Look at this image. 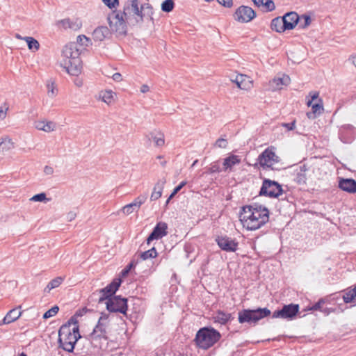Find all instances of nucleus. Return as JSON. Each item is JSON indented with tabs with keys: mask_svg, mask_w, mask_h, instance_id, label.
Segmentation results:
<instances>
[{
	"mask_svg": "<svg viewBox=\"0 0 356 356\" xmlns=\"http://www.w3.org/2000/svg\"><path fill=\"white\" fill-rule=\"evenodd\" d=\"M64 281V277H56L51 280L44 289V293H49L51 290L58 287Z\"/></svg>",
	"mask_w": 356,
	"mask_h": 356,
	"instance_id": "obj_32",
	"label": "nucleus"
},
{
	"mask_svg": "<svg viewBox=\"0 0 356 356\" xmlns=\"http://www.w3.org/2000/svg\"><path fill=\"white\" fill-rule=\"evenodd\" d=\"M284 20V29L293 30L300 20L298 14L295 11H291L285 13L282 16Z\"/></svg>",
	"mask_w": 356,
	"mask_h": 356,
	"instance_id": "obj_15",
	"label": "nucleus"
},
{
	"mask_svg": "<svg viewBox=\"0 0 356 356\" xmlns=\"http://www.w3.org/2000/svg\"><path fill=\"white\" fill-rule=\"evenodd\" d=\"M47 200L46 197V194L44 193H40L33 195L30 200L33 202H43Z\"/></svg>",
	"mask_w": 356,
	"mask_h": 356,
	"instance_id": "obj_50",
	"label": "nucleus"
},
{
	"mask_svg": "<svg viewBox=\"0 0 356 356\" xmlns=\"http://www.w3.org/2000/svg\"><path fill=\"white\" fill-rule=\"evenodd\" d=\"M213 322L225 325L227 322L234 319V317L230 313H226L223 311L218 310L215 315L212 317Z\"/></svg>",
	"mask_w": 356,
	"mask_h": 356,
	"instance_id": "obj_20",
	"label": "nucleus"
},
{
	"mask_svg": "<svg viewBox=\"0 0 356 356\" xmlns=\"http://www.w3.org/2000/svg\"><path fill=\"white\" fill-rule=\"evenodd\" d=\"M112 18H108L109 26L111 30L115 32L118 35L124 36L127 33V26L126 20L120 21L119 22H113Z\"/></svg>",
	"mask_w": 356,
	"mask_h": 356,
	"instance_id": "obj_17",
	"label": "nucleus"
},
{
	"mask_svg": "<svg viewBox=\"0 0 356 356\" xmlns=\"http://www.w3.org/2000/svg\"><path fill=\"white\" fill-rule=\"evenodd\" d=\"M300 20L299 21V29H307L312 22L311 16L307 14H303L300 16Z\"/></svg>",
	"mask_w": 356,
	"mask_h": 356,
	"instance_id": "obj_37",
	"label": "nucleus"
},
{
	"mask_svg": "<svg viewBox=\"0 0 356 356\" xmlns=\"http://www.w3.org/2000/svg\"><path fill=\"white\" fill-rule=\"evenodd\" d=\"M35 127L38 130L51 132L56 129V124L51 121H38L35 122Z\"/></svg>",
	"mask_w": 356,
	"mask_h": 356,
	"instance_id": "obj_25",
	"label": "nucleus"
},
{
	"mask_svg": "<svg viewBox=\"0 0 356 356\" xmlns=\"http://www.w3.org/2000/svg\"><path fill=\"white\" fill-rule=\"evenodd\" d=\"M274 149L273 147H268L258 156L257 161L264 169L275 170L273 165L280 161V158L275 154Z\"/></svg>",
	"mask_w": 356,
	"mask_h": 356,
	"instance_id": "obj_10",
	"label": "nucleus"
},
{
	"mask_svg": "<svg viewBox=\"0 0 356 356\" xmlns=\"http://www.w3.org/2000/svg\"><path fill=\"white\" fill-rule=\"evenodd\" d=\"M58 311H59V307L57 305H55V306L52 307L50 309H49L46 312H44L42 318L44 319H47L51 316H55L58 313Z\"/></svg>",
	"mask_w": 356,
	"mask_h": 356,
	"instance_id": "obj_44",
	"label": "nucleus"
},
{
	"mask_svg": "<svg viewBox=\"0 0 356 356\" xmlns=\"http://www.w3.org/2000/svg\"><path fill=\"white\" fill-rule=\"evenodd\" d=\"M338 186L347 193H356V181L352 178H339Z\"/></svg>",
	"mask_w": 356,
	"mask_h": 356,
	"instance_id": "obj_16",
	"label": "nucleus"
},
{
	"mask_svg": "<svg viewBox=\"0 0 356 356\" xmlns=\"http://www.w3.org/2000/svg\"><path fill=\"white\" fill-rule=\"evenodd\" d=\"M215 241L218 247L223 251L234 252L237 250L238 243L227 235H218L216 237Z\"/></svg>",
	"mask_w": 356,
	"mask_h": 356,
	"instance_id": "obj_13",
	"label": "nucleus"
},
{
	"mask_svg": "<svg viewBox=\"0 0 356 356\" xmlns=\"http://www.w3.org/2000/svg\"><path fill=\"white\" fill-rule=\"evenodd\" d=\"M109 315L102 313L99 321L94 327L92 332L86 337L91 345L97 348H101L99 340H107L106 327L108 324Z\"/></svg>",
	"mask_w": 356,
	"mask_h": 356,
	"instance_id": "obj_5",
	"label": "nucleus"
},
{
	"mask_svg": "<svg viewBox=\"0 0 356 356\" xmlns=\"http://www.w3.org/2000/svg\"><path fill=\"white\" fill-rule=\"evenodd\" d=\"M128 15L124 14V10L122 12L113 11L108 18H112L113 22H119L120 21H124L128 19Z\"/></svg>",
	"mask_w": 356,
	"mask_h": 356,
	"instance_id": "obj_36",
	"label": "nucleus"
},
{
	"mask_svg": "<svg viewBox=\"0 0 356 356\" xmlns=\"http://www.w3.org/2000/svg\"><path fill=\"white\" fill-rule=\"evenodd\" d=\"M243 211L249 213V216L243 217L244 227L248 230L258 229L269 220V210L261 204L254 203L243 206Z\"/></svg>",
	"mask_w": 356,
	"mask_h": 356,
	"instance_id": "obj_1",
	"label": "nucleus"
},
{
	"mask_svg": "<svg viewBox=\"0 0 356 356\" xmlns=\"http://www.w3.org/2000/svg\"><path fill=\"white\" fill-rule=\"evenodd\" d=\"M92 311V309H88L87 307H83L81 309H78L75 312V314H76V316H78V317H79V316H83L86 313L91 312Z\"/></svg>",
	"mask_w": 356,
	"mask_h": 356,
	"instance_id": "obj_59",
	"label": "nucleus"
},
{
	"mask_svg": "<svg viewBox=\"0 0 356 356\" xmlns=\"http://www.w3.org/2000/svg\"><path fill=\"white\" fill-rule=\"evenodd\" d=\"M71 29L76 31L82 26L81 21L79 19H76L74 21H71Z\"/></svg>",
	"mask_w": 356,
	"mask_h": 356,
	"instance_id": "obj_56",
	"label": "nucleus"
},
{
	"mask_svg": "<svg viewBox=\"0 0 356 356\" xmlns=\"http://www.w3.org/2000/svg\"><path fill=\"white\" fill-rule=\"evenodd\" d=\"M90 42V39L84 35H80L76 38V44H79L82 47H88V42Z\"/></svg>",
	"mask_w": 356,
	"mask_h": 356,
	"instance_id": "obj_42",
	"label": "nucleus"
},
{
	"mask_svg": "<svg viewBox=\"0 0 356 356\" xmlns=\"http://www.w3.org/2000/svg\"><path fill=\"white\" fill-rule=\"evenodd\" d=\"M79 339L76 338L75 335H72L70 329L67 325H62L58 330V341L64 350L68 353H72L75 344Z\"/></svg>",
	"mask_w": 356,
	"mask_h": 356,
	"instance_id": "obj_7",
	"label": "nucleus"
},
{
	"mask_svg": "<svg viewBox=\"0 0 356 356\" xmlns=\"http://www.w3.org/2000/svg\"><path fill=\"white\" fill-rule=\"evenodd\" d=\"M81 51L75 42L68 43L63 49L62 55L63 56L64 67L71 75L77 76L81 72Z\"/></svg>",
	"mask_w": 356,
	"mask_h": 356,
	"instance_id": "obj_2",
	"label": "nucleus"
},
{
	"mask_svg": "<svg viewBox=\"0 0 356 356\" xmlns=\"http://www.w3.org/2000/svg\"><path fill=\"white\" fill-rule=\"evenodd\" d=\"M254 4L257 6H263L266 8V11L270 12L275 9V6L272 0H252Z\"/></svg>",
	"mask_w": 356,
	"mask_h": 356,
	"instance_id": "obj_31",
	"label": "nucleus"
},
{
	"mask_svg": "<svg viewBox=\"0 0 356 356\" xmlns=\"http://www.w3.org/2000/svg\"><path fill=\"white\" fill-rule=\"evenodd\" d=\"M318 95H319V93L318 92H309V96L311 97V99H308L307 102V105L308 106H310V105H312V103H313L314 101L315 100H318Z\"/></svg>",
	"mask_w": 356,
	"mask_h": 356,
	"instance_id": "obj_53",
	"label": "nucleus"
},
{
	"mask_svg": "<svg viewBox=\"0 0 356 356\" xmlns=\"http://www.w3.org/2000/svg\"><path fill=\"white\" fill-rule=\"evenodd\" d=\"M122 212L126 215L132 213L134 211H138V208H135L134 204L131 202L122 207Z\"/></svg>",
	"mask_w": 356,
	"mask_h": 356,
	"instance_id": "obj_46",
	"label": "nucleus"
},
{
	"mask_svg": "<svg viewBox=\"0 0 356 356\" xmlns=\"http://www.w3.org/2000/svg\"><path fill=\"white\" fill-rule=\"evenodd\" d=\"M114 92L111 90H106L102 92V101L106 104H110L113 99Z\"/></svg>",
	"mask_w": 356,
	"mask_h": 356,
	"instance_id": "obj_40",
	"label": "nucleus"
},
{
	"mask_svg": "<svg viewBox=\"0 0 356 356\" xmlns=\"http://www.w3.org/2000/svg\"><path fill=\"white\" fill-rule=\"evenodd\" d=\"M325 303L323 299H320L317 302L314 304L309 309L312 311L320 310L322 309V305Z\"/></svg>",
	"mask_w": 356,
	"mask_h": 356,
	"instance_id": "obj_55",
	"label": "nucleus"
},
{
	"mask_svg": "<svg viewBox=\"0 0 356 356\" xmlns=\"http://www.w3.org/2000/svg\"><path fill=\"white\" fill-rule=\"evenodd\" d=\"M241 161V159L239 156L230 154L229 156L224 159L223 170L226 171L228 169L231 170L234 165L239 164Z\"/></svg>",
	"mask_w": 356,
	"mask_h": 356,
	"instance_id": "obj_23",
	"label": "nucleus"
},
{
	"mask_svg": "<svg viewBox=\"0 0 356 356\" xmlns=\"http://www.w3.org/2000/svg\"><path fill=\"white\" fill-rule=\"evenodd\" d=\"M193 248L192 247V245H186L184 246V251L186 252V257L187 258H189L190 257V254L193 252Z\"/></svg>",
	"mask_w": 356,
	"mask_h": 356,
	"instance_id": "obj_64",
	"label": "nucleus"
},
{
	"mask_svg": "<svg viewBox=\"0 0 356 356\" xmlns=\"http://www.w3.org/2000/svg\"><path fill=\"white\" fill-rule=\"evenodd\" d=\"M139 7L138 0H127L124 4L123 10L124 14L131 15L134 11L138 12V8Z\"/></svg>",
	"mask_w": 356,
	"mask_h": 356,
	"instance_id": "obj_24",
	"label": "nucleus"
},
{
	"mask_svg": "<svg viewBox=\"0 0 356 356\" xmlns=\"http://www.w3.org/2000/svg\"><path fill=\"white\" fill-rule=\"evenodd\" d=\"M186 181H183L181 182H180L179 184V185H177L172 191V192L171 193V194L170 195V196L168 197V200H166V204H168L169 202L170 201V200L172 198H173V197L178 193L181 191V189L184 186H186Z\"/></svg>",
	"mask_w": 356,
	"mask_h": 356,
	"instance_id": "obj_41",
	"label": "nucleus"
},
{
	"mask_svg": "<svg viewBox=\"0 0 356 356\" xmlns=\"http://www.w3.org/2000/svg\"><path fill=\"white\" fill-rule=\"evenodd\" d=\"M227 144H228V143H227V139L223 138H220L216 141L214 145L219 148H226L227 146Z\"/></svg>",
	"mask_w": 356,
	"mask_h": 356,
	"instance_id": "obj_52",
	"label": "nucleus"
},
{
	"mask_svg": "<svg viewBox=\"0 0 356 356\" xmlns=\"http://www.w3.org/2000/svg\"><path fill=\"white\" fill-rule=\"evenodd\" d=\"M78 316H76V314H74L71 318L68 320L67 323L63 324V325H67L69 329H70V327L72 325H78V320H77Z\"/></svg>",
	"mask_w": 356,
	"mask_h": 356,
	"instance_id": "obj_51",
	"label": "nucleus"
},
{
	"mask_svg": "<svg viewBox=\"0 0 356 356\" xmlns=\"http://www.w3.org/2000/svg\"><path fill=\"white\" fill-rule=\"evenodd\" d=\"M148 141L153 140L156 147H161L165 144L164 134L159 131H152L146 135Z\"/></svg>",
	"mask_w": 356,
	"mask_h": 356,
	"instance_id": "obj_22",
	"label": "nucleus"
},
{
	"mask_svg": "<svg viewBox=\"0 0 356 356\" xmlns=\"http://www.w3.org/2000/svg\"><path fill=\"white\" fill-rule=\"evenodd\" d=\"M168 225L164 222H159L154 227L151 234V238H155L156 240L163 238L168 234Z\"/></svg>",
	"mask_w": 356,
	"mask_h": 356,
	"instance_id": "obj_18",
	"label": "nucleus"
},
{
	"mask_svg": "<svg viewBox=\"0 0 356 356\" xmlns=\"http://www.w3.org/2000/svg\"><path fill=\"white\" fill-rule=\"evenodd\" d=\"M136 264L134 261H131L120 273L122 277H126L131 270L134 268Z\"/></svg>",
	"mask_w": 356,
	"mask_h": 356,
	"instance_id": "obj_49",
	"label": "nucleus"
},
{
	"mask_svg": "<svg viewBox=\"0 0 356 356\" xmlns=\"http://www.w3.org/2000/svg\"><path fill=\"white\" fill-rule=\"evenodd\" d=\"M221 338V334L211 326L201 327L194 339L195 344L199 348L207 350L214 346Z\"/></svg>",
	"mask_w": 356,
	"mask_h": 356,
	"instance_id": "obj_3",
	"label": "nucleus"
},
{
	"mask_svg": "<svg viewBox=\"0 0 356 356\" xmlns=\"http://www.w3.org/2000/svg\"><path fill=\"white\" fill-rule=\"evenodd\" d=\"M47 94L50 97H54L57 94V89L56 88L55 84L54 82L48 83L47 85Z\"/></svg>",
	"mask_w": 356,
	"mask_h": 356,
	"instance_id": "obj_45",
	"label": "nucleus"
},
{
	"mask_svg": "<svg viewBox=\"0 0 356 356\" xmlns=\"http://www.w3.org/2000/svg\"><path fill=\"white\" fill-rule=\"evenodd\" d=\"M14 148V143L9 138L1 139L0 143V152H6Z\"/></svg>",
	"mask_w": 356,
	"mask_h": 356,
	"instance_id": "obj_34",
	"label": "nucleus"
},
{
	"mask_svg": "<svg viewBox=\"0 0 356 356\" xmlns=\"http://www.w3.org/2000/svg\"><path fill=\"white\" fill-rule=\"evenodd\" d=\"M22 315V312L19 311L17 308L10 310L3 319L4 324H9L17 320Z\"/></svg>",
	"mask_w": 356,
	"mask_h": 356,
	"instance_id": "obj_28",
	"label": "nucleus"
},
{
	"mask_svg": "<svg viewBox=\"0 0 356 356\" xmlns=\"http://www.w3.org/2000/svg\"><path fill=\"white\" fill-rule=\"evenodd\" d=\"M147 198V195H142L136 197L132 202L134 204L135 208L140 209V206L144 204Z\"/></svg>",
	"mask_w": 356,
	"mask_h": 356,
	"instance_id": "obj_43",
	"label": "nucleus"
},
{
	"mask_svg": "<svg viewBox=\"0 0 356 356\" xmlns=\"http://www.w3.org/2000/svg\"><path fill=\"white\" fill-rule=\"evenodd\" d=\"M122 280L121 278H115L113 281L108 284L106 287L93 292L90 296V298L93 299L98 294L101 293L98 299V303H102L104 301H108V299L115 296V293L120 288Z\"/></svg>",
	"mask_w": 356,
	"mask_h": 356,
	"instance_id": "obj_8",
	"label": "nucleus"
},
{
	"mask_svg": "<svg viewBox=\"0 0 356 356\" xmlns=\"http://www.w3.org/2000/svg\"><path fill=\"white\" fill-rule=\"evenodd\" d=\"M8 106L5 104L3 106L0 107V119L3 120L6 116V111Z\"/></svg>",
	"mask_w": 356,
	"mask_h": 356,
	"instance_id": "obj_61",
	"label": "nucleus"
},
{
	"mask_svg": "<svg viewBox=\"0 0 356 356\" xmlns=\"http://www.w3.org/2000/svg\"><path fill=\"white\" fill-rule=\"evenodd\" d=\"M234 19L240 23H248L256 17L255 11L247 6H241L233 15Z\"/></svg>",
	"mask_w": 356,
	"mask_h": 356,
	"instance_id": "obj_12",
	"label": "nucleus"
},
{
	"mask_svg": "<svg viewBox=\"0 0 356 356\" xmlns=\"http://www.w3.org/2000/svg\"><path fill=\"white\" fill-rule=\"evenodd\" d=\"M127 302V298H122L121 296H115L106 302V307L111 313L118 312L126 315L128 309Z\"/></svg>",
	"mask_w": 356,
	"mask_h": 356,
	"instance_id": "obj_9",
	"label": "nucleus"
},
{
	"mask_svg": "<svg viewBox=\"0 0 356 356\" xmlns=\"http://www.w3.org/2000/svg\"><path fill=\"white\" fill-rule=\"evenodd\" d=\"M70 332L72 335H75L78 339L81 338V335L79 333V326L74 325L72 328L70 327Z\"/></svg>",
	"mask_w": 356,
	"mask_h": 356,
	"instance_id": "obj_58",
	"label": "nucleus"
},
{
	"mask_svg": "<svg viewBox=\"0 0 356 356\" xmlns=\"http://www.w3.org/2000/svg\"><path fill=\"white\" fill-rule=\"evenodd\" d=\"M133 15H137L139 17L138 19H136L137 22H143L144 21L145 17L146 16L145 12L143 9H142L141 6H139L138 8V12L134 11Z\"/></svg>",
	"mask_w": 356,
	"mask_h": 356,
	"instance_id": "obj_48",
	"label": "nucleus"
},
{
	"mask_svg": "<svg viewBox=\"0 0 356 356\" xmlns=\"http://www.w3.org/2000/svg\"><path fill=\"white\" fill-rule=\"evenodd\" d=\"M157 256V252L155 248H152L147 251L141 252L140 258L143 260H146L149 258H155Z\"/></svg>",
	"mask_w": 356,
	"mask_h": 356,
	"instance_id": "obj_38",
	"label": "nucleus"
},
{
	"mask_svg": "<svg viewBox=\"0 0 356 356\" xmlns=\"http://www.w3.org/2000/svg\"><path fill=\"white\" fill-rule=\"evenodd\" d=\"M343 299L344 302L350 303L352 302L356 298V284L353 289H347L343 291Z\"/></svg>",
	"mask_w": 356,
	"mask_h": 356,
	"instance_id": "obj_33",
	"label": "nucleus"
},
{
	"mask_svg": "<svg viewBox=\"0 0 356 356\" xmlns=\"http://www.w3.org/2000/svg\"><path fill=\"white\" fill-rule=\"evenodd\" d=\"M310 107H312V111L307 112L306 115L309 119L312 120H314L319 116L324 110L321 99H318V102H317L312 103Z\"/></svg>",
	"mask_w": 356,
	"mask_h": 356,
	"instance_id": "obj_19",
	"label": "nucleus"
},
{
	"mask_svg": "<svg viewBox=\"0 0 356 356\" xmlns=\"http://www.w3.org/2000/svg\"><path fill=\"white\" fill-rule=\"evenodd\" d=\"M284 193L280 184L277 181L267 178H264L259 195L270 198H278Z\"/></svg>",
	"mask_w": 356,
	"mask_h": 356,
	"instance_id": "obj_6",
	"label": "nucleus"
},
{
	"mask_svg": "<svg viewBox=\"0 0 356 356\" xmlns=\"http://www.w3.org/2000/svg\"><path fill=\"white\" fill-rule=\"evenodd\" d=\"M355 128L351 124H343L339 130V138L343 143H350L355 135Z\"/></svg>",
	"mask_w": 356,
	"mask_h": 356,
	"instance_id": "obj_14",
	"label": "nucleus"
},
{
	"mask_svg": "<svg viewBox=\"0 0 356 356\" xmlns=\"http://www.w3.org/2000/svg\"><path fill=\"white\" fill-rule=\"evenodd\" d=\"M218 2L221 4L222 6L227 7V8H231L233 6V1L232 0H217Z\"/></svg>",
	"mask_w": 356,
	"mask_h": 356,
	"instance_id": "obj_60",
	"label": "nucleus"
},
{
	"mask_svg": "<svg viewBox=\"0 0 356 356\" xmlns=\"http://www.w3.org/2000/svg\"><path fill=\"white\" fill-rule=\"evenodd\" d=\"M60 23L63 25L65 29H71V20L70 19H62Z\"/></svg>",
	"mask_w": 356,
	"mask_h": 356,
	"instance_id": "obj_62",
	"label": "nucleus"
},
{
	"mask_svg": "<svg viewBox=\"0 0 356 356\" xmlns=\"http://www.w3.org/2000/svg\"><path fill=\"white\" fill-rule=\"evenodd\" d=\"M270 28L277 33H283L287 29H284V20L282 17H277L272 19Z\"/></svg>",
	"mask_w": 356,
	"mask_h": 356,
	"instance_id": "obj_30",
	"label": "nucleus"
},
{
	"mask_svg": "<svg viewBox=\"0 0 356 356\" xmlns=\"http://www.w3.org/2000/svg\"><path fill=\"white\" fill-rule=\"evenodd\" d=\"M220 168L217 162H213L211 164V167L209 168L208 172L209 173H215L220 172Z\"/></svg>",
	"mask_w": 356,
	"mask_h": 356,
	"instance_id": "obj_57",
	"label": "nucleus"
},
{
	"mask_svg": "<svg viewBox=\"0 0 356 356\" xmlns=\"http://www.w3.org/2000/svg\"><path fill=\"white\" fill-rule=\"evenodd\" d=\"M175 7V2L173 0H165L161 3V10L165 13L171 12Z\"/></svg>",
	"mask_w": 356,
	"mask_h": 356,
	"instance_id": "obj_39",
	"label": "nucleus"
},
{
	"mask_svg": "<svg viewBox=\"0 0 356 356\" xmlns=\"http://www.w3.org/2000/svg\"><path fill=\"white\" fill-rule=\"evenodd\" d=\"M295 124H296V121L293 120V122H291L290 123H283L282 126L286 127L287 129V130L291 131L295 129V127H296Z\"/></svg>",
	"mask_w": 356,
	"mask_h": 356,
	"instance_id": "obj_63",
	"label": "nucleus"
},
{
	"mask_svg": "<svg viewBox=\"0 0 356 356\" xmlns=\"http://www.w3.org/2000/svg\"><path fill=\"white\" fill-rule=\"evenodd\" d=\"M165 183V181L162 179L157 181L153 188V191L150 197L151 201L157 200L161 197Z\"/></svg>",
	"mask_w": 356,
	"mask_h": 356,
	"instance_id": "obj_27",
	"label": "nucleus"
},
{
	"mask_svg": "<svg viewBox=\"0 0 356 356\" xmlns=\"http://www.w3.org/2000/svg\"><path fill=\"white\" fill-rule=\"evenodd\" d=\"M110 33V30L107 26H101L94 30L92 37L96 41H103Z\"/></svg>",
	"mask_w": 356,
	"mask_h": 356,
	"instance_id": "obj_21",
	"label": "nucleus"
},
{
	"mask_svg": "<svg viewBox=\"0 0 356 356\" xmlns=\"http://www.w3.org/2000/svg\"><path fill=\"white\" fill-rule=\"evenodd\" d=\"M271 312L267 307H258L254 309H244L238 312V321L240 323H248L250 325H255L257 323L269 316Z\"/></svg>",
	"mask_w": 356,
	"mask_h": 356,
	"instance_id": "obj_4",
	"label": "nucleus"
},
{
	"mask_svg": "<svg viewBox=\"0 0 356 356\" xmlns=\"http://www.w3.org/2000/svg\"><path fill=\"white\" fill-rule=\"evenodd\" d=\"M244 79L245 77L243 76V75L240 74L238 76H236V79L234 81V82L236 83L237 86L242 90H245L247 88L246 86L243 83Z\"/></svg>",
	"mask_w": 356,
	"mask_h": 356,
	"instance_id": "obj_47",
	"label": "nucleus"
},
{
	"mask_svg": "<svg viewBox=\"0 0 356 356\" xmlns=\"http://www.w3.org/2000/svg\"><path fill=\"white\" fill-rule=\"evenodd\" d=\"M299 305L298 304L284 305L281 309H277L273 312L272 318L292 320L299 312Z\"/></svg>",
	"mask_w": 356,
	"mask_h": 356,
	"instance_id": "obj_11",
	"label": "nucleus"
},
{
	"mask_svg": "<svg viewBox=\"0 0 356 356\" xmlns=\"http://www.w3.org/2000/svg\"><path fill=\"white\" fill-rule=\"evenodd\" d=\"M102 1L111 9L115 8L119 4L118 0H102Z\"/></svg>",
	"mask_w": 356,
	"mask_h": 356,
	"instance_id": "obj_54",
	"label": "nucleus"
},
{
	"mask_svg": "<svg viewBox=\"0 0 356 356\" xmlns=\"http://www.w3.org/2000/svg\"><path fill=\"white\" fill-rule=\"evenodd\" d=\"M23 40L26 42L29 50L36 51L40 49V43L34 38L26 36Z\"/></svg>",
	"mask_w": 356,
	"mask_h": 356,
	"instance_id": "obj_35",
	"label": "nucleus"
},
{
	"mask_svg": "<svg viewBox=\"0 0 356 356\" xmlns=\"http://www.w3.org/2000/svg\"><path fill=\"white\" fill-rule=\"evenodd\" d=\"M290 82V78L287 75H283L282 77H275L270 82L273 90H280L282 86H287Z\"/></svg>",
	"mask_w": 356,
	"mask_h": 356,
	"instance_id": "obj_26",
	"label": "nucleus"
},
{
	"mask_svg": "<svg viewBox=\"0 0 356 356\" xmlns=\"http://www.w3.org/2000/svg\"><path fill=\"white\" fill-rule=\"evenodd\" d=\"M306 171H307V168L305 165L302 166H300L299 170H297L293 180L298 185H302V184H306V181H307Z\"/></svg>",
	"mask_w": 356,
	"mask_h": 356,
	"instance_id": "obj_29",
	"label": "nucleus"
}]
</instances>
